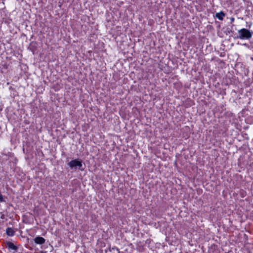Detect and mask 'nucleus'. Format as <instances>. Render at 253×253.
Returning a JSON list of instances; mask_svg holds the SVG:
<instances>
[{"instance_id": "obj_1", "label": "nucleus", "mask_w": 253, "mask_h": 253, "mask_svg": "<svg viewBox=\"0 0 253 253\" xmlns=\"http://www.w3.org/2000/svg\"><path fill=\"white\" fill-rule=\"evenodd\" d=\"M238 38L240 39H250L252 37V33L248 29L243 28L238 31Z\"/></svg>"}, {"instance_id": "obj_2", "label": "nucleus", "mask_w": 253, "mask_h": 253, "mask_svg": "<svg viewBox=\"0 0 253 253\" xmlns=\"http://www.w3.org/2000/svg\"><path fill=\"white\" fill-rule=\"evenodd\" d=\"M68 166L71 169H73V168L80 169L83 166L82 161L81 160H79V159H75L74 160H72L68 163Z\"/></svg>"}, {"instance_id": "obj_3", "label": "nucleus", "mask_w": 253, "mask_h": 253, "mask_svg": "<svg viewBox=\"0 0 253 253\" xmlns=\"http://www.w3.org/2000/svg\"><path fill=\"white\" fill-rule=\"evenodd\" d=\"M34 241L35 243L37 244L42 245L45 243V240L42 237L37 236L35 238Z\"/></svg>"}, {"instance_id": "obj_4", "label": "nucleus", "mask_w": 253, "mask_h": 253, "mask_svg": "<svg viewBox=\"0 0 253 253\" xmlns=\"http://www.w3.org/2000/svg\"><path fill=\"white\" fill-rule=\"evenodd\" d=\"M15 231L11 227H8L6 230V234L8 236H13L14 235Z\"/></svg>"}, {"instance_id": "obj_5", "label": "nucleus", "mask_w": 253, "mask_h": 253, "mask_svg": "<svg viewBox=\"0 0 253 253\" xmlns=\"http://www.w3.org/2000/svg\"><path fill=\"white\" fill-rule=\"evenodd\" d=\"M6 245L7 247L11 250L16 251L17 250V247L14 245V244L10 242H8L6 243Z\"/></svg>"}, {"instance_id": "obj_6", "label": "nucleus", "mask_w": 253, "mask_h": 253, "mask_svg": "<svg viewBox=\"0 0 253 253\" xmlns=\"http://www.w3.org/2000/svg\"><path fill=\"white\" fill-rule=\"evenodd\" d=\"M225 14L223 11L216 13V17L220 20H222Z\"/></svg>"}, {"instance_id": "obj_7", "label": "nucleus", "mask_w": 253, "mask_h": 253, "mask_svg": "<svg viewBox=\"0 0 253 253\" xmlns=\"http://www.w3.org/2000/svg\"><path fill=\"white\" fill-rule=\"evenodd\" d=\"M234 18H231V21L233 22V21H234Z\"/></svg>"}]
</instances>
